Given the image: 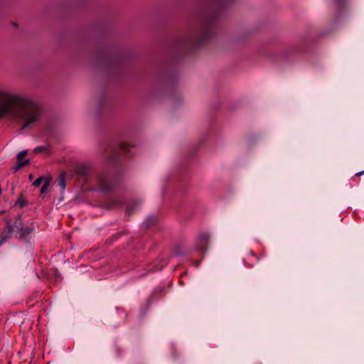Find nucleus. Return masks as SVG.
<instances>
[{
    "label": "nucleus",
    "mask_w": 364,
    "mask_h": 364,
    "mask_svg": "<svg viewBox=\"0 0 364 364\" xmlns=\"http://www.w3.org/2000/svg\"><path fill=\"white\" fill-rule=\"evenodd\" d=\"M13 230H14L13 226L10 224V223H7V224H6L7 233L6 235H3L1 237L0 245H2L4 242H6V240L9 237V235L12 232Z\"/></svg>",
    "instance_id": "obj_6"
},
{
    "label": "nucleus",
    "mask_w": 364,
    "mask_h": 364,
    "mask_svg": "<svg viewBox=\"0 0 364 364\" xmlns=\"http://www.w3.org/2000/svg\"><path fill=\"white\" fill-rule=\"evenodd\" d=\"M58 184L60 188L61 191H63L66 187V181H65V173H61L58 178Z\"/></svg>",
    "instance_id": "obj_7"
},
{
    "label": "nucleus",
    "mask_w": 364,
    "mask_h": 364,
    "mask_svg": "<svg viewBox=\"0 0 364 364\" xmlns=\"http://www.w3.org/2000/svg\"><path fill=\"white\" fill-rule=\"evenodd\" d=\"M119 148L123 152H130V145L127 143H121L119 144Z\"/></svg>",
    "instance_id": "obj_10"
},
{
    "label": "nucleus",
    "mask_w": 364,
    "mask_h": 364,
    "mask_svg": "<svg viewBox=\"0 0 364 364\" xmlns=\"http://www.w3.org/2000/svg\"><path fill=\"white\" fill-rule=\"evenodd\" d=\"M43 112L38 103L25 97L0 91V119H9L26 129L38 123Z\"/></svg>",
    "instance_id": "obj_1"
},
{
    "label": "nucleus",
    "mask_w": 364,
    "mask_h": 364,
    "mask_svg": "<svg viewBox=\"0 0 364 364\" xmlns=\"http://www.w3.org/2000/svg\"><path fill=\"white\" fill-rule=\"evenodd\" d=\"M208 32H206L204 36L202 37V40H205V38H208Z\"/></svg>",
    "instance_id": "obj_15"
},
{
    "label": "nucleus",
    "mask_w": 364,
    "mask_h": 364,
    "mask_svg": "<svg viewBox=\"0 0 364 364\" xmlns=\"http://www.w3.org/2000/svg\"><path fill=\"white\" fill-rule=\"evenodd\" d=\"M33 231V228L30 226L22 228L20 232V236L23 238H26Z\"/></svg>",
    "instance_id": "obj_8"
},
{
    "label": "nucleus",
    "mask_w": 364,
    "mask_h": 364,
    "mask_svg": "<svg viewBox=\"0 0 364 364\" xmlns=\"http://www.w3.org/2000/svg\"><path fill=\"white\" fill-rule=\"evenodd\" d=\"M363 174H364V171H359V172L356 173L355 176H362Z\"/></svg>",
    "instance_id": "obj_14"
},
{
    "label": "nucleus",
    "mask_w": 364,
    "mask_h": 364,
    "mask_svg": "<svg viewBox=\"0 0 364 364\" xmlns=\"http://www.w3.org/2000/svg\"><path fill=\"white\" fill-rule=\"evenodd\" d=\"M51 182V178L50 177H46V180L44 183L43 184V186L41 188L40 193L42 195L45 193L47 191L48 188L50 185Z\"/></svg>",
    "instance_id": "obj_9"
},
{
    "label": "nucleus",
    "mask_w": 364,
    "mask_h": 364,
    "mask_svg": "<svg viewBox=\"0 0 364 364\" xmlns=\"http://www.w3.org/2000/svg\"><path fill=\"white\" fill-rule=\"evenodd\" d=\"M16 204L21 207V208H23L24 206H26L27 205V202L26 200L23 199V198H18L17 202H16Z\"/></svg>",
    "instance_id": "obj_12"
},
{
    "label": "nucleus",
    "mask_w": 364,
    "mask_h": 364,
    "mask_svg": "<svg viewBox=\"0 0 364 364\" xmlns=\"http://www.w3.org/2000/svg\"><path fill=\"white\" fill-rule=\"evenodd\" d=\"M27 151L23 150L20 151L17 155V164L15 166V170L18 171L23 168V166L28 165L29 164L28 159H23V158L26 156Z\"/></svg>",
    "instance_id": "obj_4"
},
{
    "label": "nucleus",
    "mask_w": 364,
    "mask_h": 364,
    "mask_svg": "<svg viewBox=\"0 0 364 364\" xmlns=\"http://www.w3.org/2000/svg\"><path fill=\"white\" fill-rule=\"evenodd\" d=\"M46 180V177H38L37 179L35 180V181L33 183V186L35 187H38L42 183H44Z\"/></svg>",
    "instance_id": "obj_11"
},
{
    "label": "nucleus",
    "mask_w": 364,
    "mask_h": 364,
    "mask_svg": "<svg viewBox=\"0 0 364 364\" xmlns=\"http://www.w3.org/2000/svg\"><path fill=\"white\" fill-rule=\"evenodd\" d=\"M28 178H29V180H30V181H32V180H33V175H32V174H30V175L28 176Z\"/></svg>",
    "instance_id": "obj_16"
},
{
    "label": "nucleus",
    "mask_w": 364,
    "mask_h": 364,
    "mask_svg": "<svg viewBox=\"0 0 364 364\" xmlns=\"http://www.w3.org/2000/svg\"><path fill=\"white\" fill-rule=\"evenodd\" d=\"M210 236L208 233H203L198 237L197 245L198 248L201 251L207 249V245L209 242Z\"/></svg>",
    "instance_id": "obj_5"
},
{
    "label": "nucleus",
    "mask_w": 364,
    "mask_h": 364,
    "mask_svg": "<svg viewBox=\"0 0 364 364\" xmlns=\"http://www.w3.org/2000/svg\"><path fill=\"white\" fill-rule=\"evenodd\" d=\"M75 173L85 179V183L89 184L92 178V168L85 164H78L75 168Z\"/></svg>",
    "instance_id": "obj_3"
},
{
    "label": "nucleus",
    "mask_w": 364,
    "mask_h": 364,
    "mask_svg": "<svg viewBox=\"0 0 364 364\" xmlns=\"http://www.w3.org/2000/svg\"><path fill=\"white\" fill-rule=\"evenodd\" d=\"M251 254L252 255V256L256 257V255L255 254H253L252 252H251Z\"/></svg>",
    "instance_id": "obj_17"
},
{
    "label": "nucleus",
    "mask_w": 364,
    "mask_h": 364,
    "mask_svg": "<svg viewBox=\"0 0 364 364\" xmlns=\"http://www.w3.org/2000/svg\"><path fill=\"white\" fill-rule=\"evenodd\" d=\"M95 178L96 184L92 188L94 191L106 193L111 190L112 183L106 173L97 175Z\"/></svg>",
    "instance_id": "obj_2"
},
{
    "label": "nucleus",
    "mask_w": 364,
    "mask_h": 364,
    "mask_svg": "<svg viewBox=\"0 0 364 364\" xmlns=\"http://www.w3.org/2000/svg\"><path fill=\"white\" fill-rule=\"evenodd\" d=\"M47 151V148L46 146H37L34 149V152L36 154H38L41 151Z\"/></svg>",
    "instance_id": "obj_13"
}]
</instances>
